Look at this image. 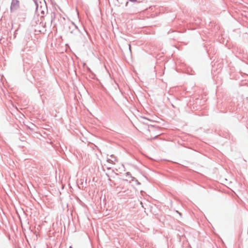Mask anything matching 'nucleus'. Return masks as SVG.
I'll list each match as a JSON object with an SVG mask.
<instances>
[{
  "instance_id": "1",
  "label": "nucleus",
  "mask_w": 248,
  "mask_h": 248,
  "mask_svg": "<svg viewBox=\"0 0 248 248\" xmlns=\"http://www.w3.org/2000/svg\"><path fill=\"white\" fill-rule=\"evenodd\" d=\"M19 7V1L18 0H12L11 5V10L12 11L17 10Z\"/></svg>"
},
{
  "instance_id": "2",
  "label": "nucleus",
  "mask_w": 248,
  "mask_h": 248,
  "mask_svg": "<svg viewBox=\"0 0 248 248\" xmlns=\"http://www.w3.org/2000/svg\"><path fill=\"white\" fill-rule=\"evenodd\" d=\"M129 0L132 1V2H135V1H136V0Z\"/></svg>"
},
{
  "instance_id": "3",
  "label": "nucleus",
  "mask_w": 248,
  "mask_h": 248,
  "mask_svg": "<svg viewBox=\"0 0 248 248\" xmlns=\"http://www.w3.org/2000/svg\"><path fill=\"white\" fill-rule=\"evenodd\" d=\"M70 248H72L71 247H70Z\"/></svg>"
}]
</instances>
